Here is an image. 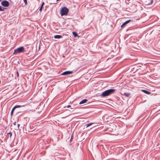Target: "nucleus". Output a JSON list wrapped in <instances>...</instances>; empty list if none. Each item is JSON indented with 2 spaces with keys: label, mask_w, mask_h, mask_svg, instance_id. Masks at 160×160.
I'll return each instance as SVG.
<instances>
[{
  "label": "nucleus",
  "mask_w": 160,
  "mask_h": 160,
  "mask_svg": "<svg viewBox=\"0 0 160 160\" xmlns=\"http://www.w3.org/2000/svg\"><path fill=\"white\" fill-rule=\"evenodd\" d=\"M116 90L113 89H110L103 92L101 94V96L102 97H105L108 96L114 93Z\"/></svg>",
  "instance_id": "obj_1"
},
{
  "label": "nucleus",
  "mask_w": 160,
  "mask_h": 160,
  "mask_svg": "<svg viewBox=\"0 0 160 160\" xmlns=\"http://www.w3.org/2000/svg\"><path fill=\"white\" fill-rule=\"evenodd\" d=\"M69 11L68 9L66 7H64L61 9L60 11V14L62 16L67 15Z\"/></svg>",
  "instance_id": "obj_2"
},
{
  "label": "nucleus",
  "mask_w": 160,
  "mask_h": 160,
  "mask_svg": "<svg viewBox=\"0 0 160 160\" xmlns=\"http://www.w3.org/2000/svg\"><path fill=\"white\" fill-rule=\"evenodd\" d=\"M24 48L23 47H21L15 49L13 54H16L22 52H24Z\"/></svg>",
  "instance_id": "obj_3"
},
{
  "label": "nucleus",
  "mask_w": 160,
  "mask_h": 160,
  "mask_svg": "<svg viewBox=\"0 0 160 160\" xmlns=\"http://www.w3.org/2000/svg\"><path fill=\"white\" fill-rule=\"evenodd\" d=\"M24 106L23 105H16L12 109L11 112V116H12L13 112L15 110V109H16L17 108H21L23 107H24Z\"/></svg>",
  "instance_id": "obj_4"
},
{
  "label": "nucleus",
  "mask_w": 160,
  "mask_h": 160,
  "mask_svg": "<svg viewBox=\"0 0 160 160\" xmlns=\"http://www.w3.org/2000/svg\"><path fill=\"white\" fill-rule=\"evenodd\" d=\"M9 2L6 0H4L1 2V5L4 7H8L9 5Z\"/></svg>",
  "instance_id": "obj_5"
},
{
  "label": "nucleus",
  "mask_w": 160,
  "mask_h": 160,
  "mask_svg": "<svg viewBox=\"0 0 160 160\" xmlns=\"http://www.w3.org/2000/svg\"><path fill=\"white\" fill-rule=\"evenodd\" d=\"M73 71H65L63 73H62L61 75H69L70 74H71L72 73Z\"/></svg>",
  "instance_id": "obj_6"
},
{
  "label": "nucleus",
  "mask_w": 160,
  "mask_h": 160,
  "mask_svg": "<svg viewBox=\"0 0 160 160\" xmlns=\"http://www.w3.org/2000/svg\"><path fill=\"white\" fill-rule=\"evenodd\" d=\"M131 21V20H128L124 22L122 25L121 26V27L122 28H124L126 25Z\"/></svg>",
  "instance_id": "obj_7"
},
{
  "label": "nucleus",
  "mask_w": 160,
  "mask_h": 160,
  "mask_svg": "<svg viewBox=\"0 0 160 160\" xmlns=\"http://www.w3.org/2000/svg\"><path fill=\"white\" fill-rule=\"evenodd\" d=\"M62 38V36L61 35H56L54 36V38L55 39H59Z\"/></svg>",
  "instance_id": "obj_8"
},
{
  "label": "nucleus",
  "mask_w": 160,
  "mask_h": 160,
  "mask_svg": "<svg viewBox=\"0 0 160 160\" xmlns=\"http://www.w3.org/2000/svg\"><path fill=\"white\" fill-rule=\"evenodd\" d=\"M88 100L87 99H83L79 102V104H81L85 103L87 102V101H88Z\"/></svg>",
  "instance_id": "obj_9"
},
{
  "label": "nucleus",
  "mask_w": 160,
  "mask_h": 160,
  "mask_svg": "<svg viewBox=\"0 0 160 160\" xmlns=\"http://www.w3.org/2000/svg\"><path fill=\"white\" fill-rule=\"evenodd\" d=\"M142 92L145 93L147 94H149L151 93V92H150L149 91H148L145 90H142Z\"/></svg>",
  "instance_id": "obj_10"
},
{
  "label": "nucleus",
  "mask_w": 160,
  "mask_h": 160,
  "mask_svg": "<svg viewBox=\"0 0 160 160\" xmlns=\"http://www.w3.org/2000/svg\"><path fill=\"white\" fill-rule=\"evenodd\" d=\"M123 94L125 96L127 97H129L130 95V93L128 92H124Z\"/></svg>",
  "instance_id": "obj_11"
},
{
  "label": "nucleus",
  "mask_w": 160,
  "mask_h": 160,
  "mask_svg": "<svg viewBox=\"0 0 160 160\" xmlns=\"http://www.w3.org/2000/svg\"><path fill=\"white\" fill-rule=\"evenodd\" d=\"M72 33L73 35L75 37H76L78 36L77 33L76 32H73Z\"/></svg>",
  "instance_id": "obj_12"
},
{
  "label": "nucleus",
  "mask_w": 160,
  "mask_h": 160,
  "mask_svg": "<svg viewBox=\"0 0 160 160\" xmlns=\"http://www.w3.org/2000/svg\"><path fill=\"white\" fill-rule=\"evenodd\" d=\"M93 124V123H88V124H87L86 125V127L87 128V127H88L91 126V125H92Z\"/></svg>",
  "instance_id": "obj_13"
},
{
  "label": "nucleus",
  "mask_w": 160,
  "mask_h": 160,
  "mask_svg": "<svg viewBox=\"0 0 160 160\" xmlns=\"http://www.w3.org/2000/svg\"><path fill=\"white\" fill-rule=\"evenodd\" d=\"M5 8H2V7L0 6V11H4V10Z\"/></svg>",
  "instance_id": "obj_14"
},
{
  "label": "nucleus",
  "mask_w": 160,
  "mask_h": 160,
  "mask_svg": "<svg viewBox=\"0 0 160 160\" xmlns=\"http://www.w3.org/2000/svg\"><path fill=\"white\" fill-rule=\"evenodd\" d=\"M17 126H18L15 129L16 130H18L19 129V127L20 126V124H18Z\"/></svg>",
  "instance_id": "obj_15"
},
{
  "label": "nucleus",
  "mask_w": 160,
  "mask_h": 160,
  "mask_svg": "<svg viewBox=\"0 0 160 160\" xmlns=\"http://www.w3.org/2000/svg\"><path fill=\"white\" fill-rule=\"evenodd\" d=\"M7 134L9 135H10V138L12 136V133L11 132H9L7 133Z\"/></svg>",
  "instance_id": "obj_16"
},
{
  "label": "nucleus",
  "mask_w": 160,
  "mask_h": 160,
  "mask_svg": "<svg viewBox=\"0 0 160 160\" xmlns=\"http://www.w3.org/2000/svg\"><path fill=\"white\" fill-rule=\"evenodd\" d=\"M43 7H42V6H41V7H40V8H39V10L40 11V12H41L42 11V8H43Z\"/></svg>",
  "instance_id": "obj_17"
},
{
  "label": "nucleus",
  "mask_w": 160,
  "mask_h": 160,
  "mask_svg": "<svg viewBox=\"0 0 160 160\" xmlns=\"http://www.w3.org/2000/svg\"><path fill=\"white\" fill-rule=\"evenodd\" d=\"M24 2L25 5H27V0H23Z\"/></svg>",
  "instance_id": "obj_18"
},
{
  "label": "nucleus",
  "mask_w": 160,
  "mask_h": 160,
  "mask_svg": "<svg viewBox=\"0 0 160 160\" xmlns=\"http://www.w3.org/2000/svg\"><path fill=\"white\" fill-rule=\"evenodd\" d=\"M153 2V0H151V2L150 3L148 4V5H150Z\"/></svg>",
  "instance_id": "obj_19"
},
{
  "label": "nucleus",
  "mask_w": 160,
  "mask_h": 160,
  "mask_svg": "<svg viewBox=\"0 0 160 160\" xmlns=\"http://www.w3.org/2000/svg\"><path fill=\"white\" fill-rule=\"evenodd\" d=\"M17 76L18 77H19V73L18 72H17Z\"/></svg>",
  "instance_id": "obj_20"
},
{
  "label": "nucleus",
  "mask_w": 160,
  "mask_h": 160,
  "mask_svg": "<svg viewBox=\"0 0 160 160\" xmlns=\"http://www.w3.org/2000/svg\"><path fill=\"white\" fill-rule=\"evenodd\" d=\"M44 2H42V3L41 6H42V7H43L44 5Z\"/></svg>",
  "instance_id": "obj_21"
},
{
  "label": "nucleus",
  "mask_w": 160,
  "mask_h": 160,
  "mask_svg": "<svg viewBox=\"0 0 160 160\" xmlns=\"http://www.w3.org/2000/svg\"><path fill=\"white\" fill-rule=\"evenodd\" d=\"M72 137H73V136H72H72H71V139H70V142H71V141L72 140Z\"/></svg>",
  "instance_id": "obj_22"
},
{
  "label": "nucleus",
  "mask_w": 160,
  "mask_h": 160,
  "mask_svg": "<svg viewBox=\"0 0 160 160\" xmlns=\"http://www.w3.org/2000/svg\"><path fill=\"white\" fill-rule=\"evenodd\" d=\"M71 107V106L70 105H68L67 106V108H70Z\"/></svg>",
  "instance_id": "obj_23"
},
{
  "label": "nucleus",
  "mask_w": 160,
  "mask_h": 160,
  "mask_svg": "<svg viewBox=\"0 0 160 160\" xmlns=\"http://www.w3.org/2000/svg\"><path fill=\"white\" fill-rule=\"evenodd\" d=\"M13 124L14 125H15L16 124V122H13Z\"/></svg>",
  "instance_id": "obj_24"
},
{
  "label": "nucleus",
  "mask_w": 160,
  "mask_h": 160,
  "mask_svg": "<svg viewBox=\"0 0 160 160\" xmlns=\"http://www.w3.org/2000/svg\"><path fill=\"white\" fill-rule=\"evenodd\" d=\"M40 44H39V48H38V50H40Z\"/></svg>",
  "instance_id": "obj_25"
},
{
  "label": "nucleus",
  "mask_w": 160,
  "mask_h": 160,
  "mask_svg": "<svg viewBox=\"0 0 160 160\" xmlns=\"http://www.w3.org/2000/svg\"><path fill=\"white\" fill-rule=\"evenodd\" d=\"M20 112H18L17 114H18V113H19Z\"/></svg>",
  "instance_id": "obj_26"
},
{
  "label": "nucleus",
  "mask_w": 160,
  "mask_h": 160,
  "mask_svg": "<svg viewBox=\"0 0 160 160\" xmlns=\"http://www.w3.org/2000/svg\"><path fill=\"white\" fill-rule=\"evenodd\" d=\"M59 0H57L56 2L59 1Z\"/></svg>",
  "instance_id": "obj_27"
},
{
  "label": "nucleus",
  "mask_w": 160,
  "mask_h": 160,
  "mask_svg": "<svg viewBox=\"0 0 160 160\" xmlns=\"http://www.w3.org/2000/svg\"><path fill=\"white\" fill-rule=\"evenodd\" d=\"M71 109H73V108H71Z\"/></svg>",
  "instance_id": "obj_28"
},
{
  "label": "nucleus",
  "mask_w": 160,
  "mask_h": 160,
  "mask_svg": "<svg viewBox=\"0 0 160 160\" xmlns=\"http://www.w3.org/2000/svg\"><path fill=\"white\" fill-rule=\"evenodd\" d=\"M1 0H0V1H1Z\"/></svg>",
  "instance_id": "obj_29"
}]
</instances>
